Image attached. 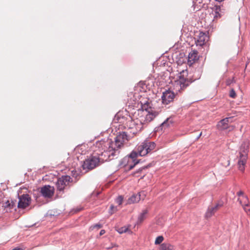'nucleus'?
Wrapping results in <instances>:
<instances>
[{
	"label": "nucleus",
	"instance_id": "obj_32",
	"mask_svg": "<svg viewBox=\"0 0 250 250\" xmlns=\"http://www.w3.org/2000/svg\"><path fill=\"white\" fill-rule=\"evenodd\" d=\"M102 227V225L101 224H95L94 225V226H92L91 228H92V229H94L95 228H97V229H100Z\"/></svg>",
	"mask_w": 250,
	"mask_h": 250
},
{
	"label": "nucleus",
	"instance_id": "obj_9",
	"mask_svg": "<svg viewBox=\"0 0 250 250\" xmlns=\"http://www.w3.org/2000/svg\"><path fill=\"white\" fill-rule=\"evenodd\" d=\"M130 137V136L127 135L125 132L119 133L115 137V142H113V144H112V146H115L116 149L119 150V148L123 145L124 143L129 139Z\"/></svg>",
	"mask_w": 250,
	"mask_h": 250
},
{
	"label": "nucleus",
	"instance_id": "obj_38",
	"mask_svg": "<svg viewBox=\"0 0 250 250\" xmlns=\"http://www.w3.org/2000/svg\"><path fill=\"white\" fill-rule=\"evenodd\" d=\"M72 173H73V175L74 176V175L75 174L74 173V171H72ZM75 172H76V171H75Z\"/></svg>",
	"mask_w": 250,
	"mask_h": 250
},
{
	"label": "nucleus",
	"instance_id": "obj_34",
	"mask_svg": "<svg viewBox=\"0 0 250 250\" xmlns=\"http://www.w3.org/2000/svg\"><path fill=\"white\" fill-rule=\"evenodd\" d=\"M128 230V229L127 228H122L120 229V231H119V232L120 233H122L123 232H125L127 231V230Z\"/></svg>",
	"mask_w": 250,
	"mask_h": 250
},
{
	"label": "nucleus",
	"instance_id": "obj_39",
	"mask_svg": "<svg viewBox=\"0 0 250 250\" xmlns=\"http://www.w3.org/2000/svg\"><path fill=\"white\" fill-rule=\"evenodd\" d=\"M201 134H202V133H201L200 134V135H199V136L198 138H199V137L201 135Z\"/></svg>",
	"mask_w": 250,
	"mask_h": 250
},
{
	"label": "nucleus",
	"instance_id": "obj_2",
	"mask_svg": "<svg viewBox=\"0 0 250 250\" xmlns=\"http://www.w3.org/2000/svg\"><path fill=\"white\" fill-rule=\"evenodd\" d=\"M157 115L156 113H146V117L140 116L139 118H137L129 123L128 129L129 133L132 135L137 134L140 132L143 128V125H145L152 121Z\"/></svg>",
	"mask_w": 250,
	"mask_h": 250
},
{
	"label": "nucleus",
	"instance_id": "obj_26",
	"mask_svg": "<svg viewBox=\"0 0 250 250\" xmlns=\"http://www.w3.org/2000/svg\"><path fill=\"white\" fill-rule=\"evenodd\" d=\"M118 210L117 207H115L113 205H111L110 207L109 210V213L110 214H112Z\"/></svg>",
	"mask_w": 250,
	"mask_h": 250
},
{
	"label": "nucleus",
	"instance_id": "obj_30",
	"mask_svg": "<svg viewBox=\"0 0 250 250\" xmlns=\"http://www.w3.org/2000/svg\"><path fill=\"white\" fill-rule=\"evenodd\" d=\"M229 96L232 98H235L236 97V94L235 90L233 89H231L230 90Z\"/></svg>",
	"mask_w": 250,
	"mask_h": 250
},
{
	"label": "nucleus",
	"instance_id": "obj_19",
	"mask_svg": "<svg viewBox=\"0 0 250 250\" xmlns=\"http://www.w3.org/2000/svg\"><path fill=\"white\" fill-rule=\"evenodd\" d=\"M192 82L188 79L185 78L183 76H180L179 79L177 81V84H179L181 89H183L188 86Z\"/></svg>",
	"mask_w": 250,
	"mask_h": 250
},
{
	"label": "nucleus",
	"instance_id": "obj_36",
	"mask_svg": "<svg viewBox=\"0 0 250 250\" xmlns=\"http://www.w3.org/2000/svg\"><path fill=\"white\" fill-rule=\"evenodd\" d=\"M105 231L104 229H102L100 231V235L101 236V235H103L105 233Z\"/></svg>",
	"mask_w": 250,
	"mask_h": 250
},
{
	"label": "nucleus",
	"instance_id": "obj_5",
	"mask_svg": "<svg viewBox=\"0 0 250 250\" xmlns=\"http://www.w3.org/2000/svg\"><path fill=\"white\" fill-rule=\"evenodd\" d=\"M137 153L132 151L128 155L126 156L120 162V166L122 167H126L128 170L133 169L134 167L139 163L136 160Z\"/></svg>",
	"mask_w": 250,
	"mask_h": 250
},
{
	"label": "nucleus",
	"instance_id": "obj_13",
	"mask_svg": "<svg viewBox=\"0 0 250 250\" xmlns=\"http://www.w3.org/2000/svg\"><path fill=\"white\" fill-rule=\"evenodd\" d=\"M213 21H217L218 19L225 15L226 11L222 6H215L214 10Z\"/></svg>",
	"mask_w": 250,
	"mask_h": 250
},
{
	"label": "nucleus",
	"instance_id": "obj_24",
	"mask_svg": "<svg viewBox=\"0 0 250 250\" xmlns=\"http://www.w3.org/2000/svg\"><path fill=\"white\" fill-rule=\"evenodd\" d=\"M238 201L243 207L249 205L248 198L246 195L243 196V197H242L241 199L238 198Z\"/></svg>",
	"mask_w": 250,
	"mask_h": 250
},
{
	"label": "nucleus",
	"instance_id": "obj_40",
	"mask_svg": "<svg viewBox=\"0 0 250 250\" xmlns=\"http://www.w3.org/2000/svg\"><path fill=\"white\" fill-rule=\"evenodd\" d=\"M140 113H139V114H141V115H142V114L141 113V111H140Z\"/></svg>",
	"mask_w": 250,
	"mask_h": 250
},
{
	"label": "nucleus",
	"instance_id": "obj_21",
	"mask_svg": "<svg viewBox=\"0 0 250 250\" xmlns=\"http://www.w3.org/2000/svg\"><path fill=\"white\" fill-rule=\"evenodd\" d=\"M140 194H133L131 197H130L128 200L127 203L129 204H131L135 203L138 202L141 200Z\"/></svg>",
	"mask_w": 250,
	"mask_h": 250
},
{
	"label": "nucleus",
	"instance_id": "obj_7",
	"mask_svg": "<svg viewBox=\"0 0 250 250\" xmlns=\"http://www.w3.org/2000/svg\"><path fill=\"white\" fill-rule=\"evenodd\" d=\"M132 120L131 116L127 115V114L123 115L122 113L119 112L114 116L113 122L114 123L118 124L119 126H122L123 128H127L129 123L131 122Z\"/></svg>",
	"mask_w": 250,
	"mask_h": 250
},
{
	"label": "nucleus",
	"instance_id": "obj_22",
	"mask_svg": "<svg viewBox=\"0 0 250 250\" xmlns=\"http://www.w3.org/2000/svg\"><path fill=\"white\" fill-rule=\"evenodd\" d=\"M147 212L148 211L147 209H144L142 210V212L139 214L138 217L137 221V224L138 225L141 224L145 220L146 218Z\"/></svg>",
	"mask_w": 250,
	"mask_h": 250
},
{
	"label": "nucleus",
	"instance_id": "obj_28",
	"mask_svg": "<svg viewBox=\"0 0 250 250\" xmlns=\"http://www.w3.org/2000/svg\"><path fill=\"white\" fill-rule=\"evenodd\" d=\"M123 197L122 195L119 196L115 200L116 203L118 204V205H122L123 201Z\"/></svg>",
	"mask_w": 250,
	"mask_h": 250
},
{
	"label": "nucleus",
	"instance_id": "obj_27",
	"mask_svg": "<svg viewBox=\"0 0 250 250\" xmlns=\"http://www.w3.org/2000/svg\"><path fill=\"white\" fill-rule=\"evenodd\" d=\"M164 240V237L163 236H158L155 241V244L158 245L160 244Z\"/></svg>",
	"mask_w": 250,
	"mask_h": 250
},
{
	"label": "nucleus",
	"instance_id": "obj_15",
	"mask_svg": "<svg viewBox=\"0 0 250 250\" xmlns=\"http://www.w3.org/2000/svg\"><path fill=\"white\" fill-rule=\"evenodd\" d=\"M195 42L197 46H202L208 40V36L203 32H200L197 38L195 39Z\"/></svg>",
	"mask_w": 250,
	"mask_h": 250
},
{
	"label": "nucleus",
	"instance_id": "obj_12",
	"mask_svg": "<svg viewBox=\"0 0 250 250\" xmlns=\"http://www.w3.org/2000/svg\"><path fill=\"white\" fill-rule=\"evenodd\" d=\"M31 199L30 196L27 194H23L19 196V201L18 207L19 208H25L29 205Z\"/></svg>",
	"mask_w": 250,
	"mask_h": 250
},
{
	"label": "nucleus",
	"instance_id": "obj_31",
	"mask_svg": "<svg viewBox=\"0 0 250 250\" xmlns=\"http://www.w3.org/2000/svg\"><path fill=\"white\" fill-rule=\"evenodd\" d=\"M243 209L249 215H250V207L249 205L243 207Z\"/></svg>",
	"mask_w": 250,
	"mask_h": 250
},
{
	"label": "nucleus",
	"instance_id": "obj_18",
	"mask_svg": "<svg viewBox=\"0 0 250 250\" xmlns=\"http://www.w3.org/2000/svg\"><path fill=\"white\" fill-rule=\"evenodd\" d=\"M223 206V203L221 202L216 204L214 207H209L206 213V217L209 218L211 217L219 208L222 207Z\"/></svg>",
	"mask_w": 250,
	"mask_h": 250
},
{
	"label": "nucleus",
	"instance_id": "obj_16",
	"mask_svg": "<svg viewBox=\"0 0 250 250\" xmlns=\"http://www.w3.org/2000/svg\"><path fill=\"white\" fill-rule=\"evenodd\" d=\"M232 117L225 118L220 121L217 125V127L219 130H224L229 128V124L232 122Z\"/></svg>",
	"mask_w": 250,
	"mask_h": 250
},
{
	"label": "nucleus",
	"instance_id": "obj_29",
	"mask_svg": "<svg viewBox=\"0 0 250 250\" xmlns=\"http://www.w3.org/2000/svg\"><path fill=\"white\" fill-rule=\"evenodd\" d=\"M235 83V81L234 80V77H233L232 79L229 78V79H227V80L226 81V84L228 86H229L231 84H232L233 83Z\"/></svg>",
	"mask_w": 250,
	"mask_h": 250
},
{
	"label": "nucleus",
	"instance_id": "obj_23",
	"mask_svg": "<svg viewBox=\"0 0 250 250\" xmlns=\"http://www.w3.org/2000/svg\"><path fill=\"white\" fill-rule=\"evenodd\" d=\"M160 250H175L174 246L168 243H164L160 245Z\"/></svg>",
	"mask_w": 250,
	"mask_h": 250
},
{
	"label": "nucleus",
	"instance_id": "obj_17",
	"mask_svg": "<svg viewBox=\"0 0 250 250\" xmlns=\"http://www.w3.org/2000/svg\"><path fill=\"white\" fill-rule=\"evenodd\" d=\"M199 59L198 52L196 50H192L188 54V63L189 65L195 63Z\"/></svg>",
	"mask_w": 250,
	"mask_h": 250
},
{
	"label": "nucleus",
	"instance_id": "obj_14",
	"mask_svg": "<svg viewBox=\"0 0 250 250\" xmlns=\"http://www.w3.org/2000/svg\"><path fill=\"white\" fill-rule=\"evenodd\" d=\"M41 193L45 198H51L54 193V188L49 185H46L41 189Z\"/></svg>",
	"mask_w": 250,
	"mask_h": 250
},
{
	"label": "nucleus",
	"instance_id": "obj_6",
	"mask_svg": "<svg viewBox=\"0 0 250 250\" xmlns=\"http://www.w3.org/2000/svg\"><path fill=\"white\" fill-rule=\"evenodd\" d=\"M96 151L97 150H94L93 154L83 161L82 165V167L83 169L91 170L101 165Z\"/></svg>",
	"mask_w": 250,
	"mask_h": 250
},
{
	"label": "nucleus",
	"instance_id": "obj_37",
	"mask_svg": "<svg viewBox=\"0 0 250 250\" xmlns=\"http://www.w3.org/2000/svg\"><path fill=\"white\" fill-rule=\"evenodd\" d=\"M12 250H22V249L21 248L17 247V248L13 249Z\"/></svg>",
	"mask_w": 250,
	"mask_h": 250
},
{
	"label": "nucleus",
	"instance_id": "obj_1",
	"mask_svg": "<svg viewBox=\"0 0 250 250\" xmlns=\"http://www.w3.org/2000/svg\"><path fill=\"white\" fill-rule=\"evenodd\" d=\"M112 144H113L110 139H107L106 141L102 140L96 142V147H97L99 150H96V153L101 164L118 157L120 150L113 146Z\"/></svg>",
	"mask_w": 250,
	"mask_h": 250
},
{
	"label": "nucleus",
	"instance_id": "obj_3",
	"mask_svg": "<svg viewBox=\"0 0 250 250\" xmlns=\"http://www.w3.org/2000/svg\"><path fill=\"white\" fill-rule=\"evenodd\" d=\"M250 143L248 140H246L243 142L240 145L238 150L239 158L238 161V166L239 169L244 172L245 170V166L248 159V155L249 151Z\"/></svg>",
	"mask_w": 250,
	"mask_h": 250
},
{
	"label": "nucleus",
	"instance_id": "obj_11",
	"mask_svg": "<svg viewBox=\"0 0 250 250\" xmlns=\"http://www.w3.org/2000/svg\"><path fill=\"white\" fill-rule=\"evenodd\" d=\"M175 96L174 93L170 89L166 90L165 92H163L162 96L163 104H169L173 101Z\"/></svg>",
	"mask_w": 250,
	"mask_h": 250
},
{
	"label": "nucleus",
	"instance_id": "obj_33",
	"mask_svg": "<svg viewBox=\"0 0 250 250\" xmlns=\"http://www.w3.org/2000/svg\"><path fill=\"white\" fill-rule=\"evenodd\" d=\"M147 166H144L142 167H140L136 172L135 173H140L141 172L143 169H145V168H147Z\"/></svg>",
	"mask_w": 250,
	"mask_h": 250
},
{
	"label": "nucleus",
	"instance_id": "obj_25",
	"mask_svg": "<svg viewBox=\"0 0 250 250\" xmlns=\"http://www.w3.org/2000/svg\"><path fill=\"white\" fill-rule=\"evenodd\" d=\"M14 206V203L13 202H10L9 201H7L4 204H3V207L6 208H9V209L13 208Z\"/></svg>",
	"mask_w": 250,
	"mask_h": 250
},
{
	"label": "nucleus",
	"instance_id": "obj_8",
	"mask_svg": "<svg viewBox=\"0 0 250 250\" xmlns=\"http://www.w3.org/2000/svg\"><path fill=\"white\" fill-rule=\"evenodd\" d=\"M73 182L72 179L68 175H63L58 179L56 183L57 190L59 191H63L67 186H70V183Z\"/></svg>",
	"mask_w": 250,
	"mask_h": 250
},
{
	"label": "nucleus",
	"instance_id": "obj_10",
	"mask_svg": "<svg viewBox=\"0 0 250 250\" xmlns=\"http://www.w3.org/2000/svg\"><path fill=\"white\" fill-rule=\"evenodd\" d=\"M141 104L142 110H141V113L142 114L140 116L146 117V113H156L157 115L156 117L159 114V112L152 109L150 106V103L149 102L148 99H146L143 101L140 102Z\"/></svg>",
	"mask_w": 250,
	"mask_h": 250
},
{
	"label": "nucleus",
	"instance_id": "obj_20",
	"mask_svg": "<svg viewBox=\"0 0 250 250\" xmlns=\"http://www.w3.org/2000/svg\"><path fill=\"white\" fill-rule=\"evenodd\" d=\"M174 123L173 117L171 116L167 118L163 123L161 124L160 127L161 129H165L166 128L170 127Z\"/></svg>",
	"mask_w": 250,
	"mask_h": 250
},
{
	"label": "nucleus",
	"instance_id": "obj_4",
	"mask_svg": "<svg viewBox=\"0 0 250 250\" xmlns=\"http://www.w3.org/2000/svg\"><path fill=\"white\" fill-rule=\"evenodd\" d=\"M155 147L156 144L154 142L146 140L140 145L137 146L133 151H135L137 153V157L138 156H144L150 153Z\"/></svg>",
	"mask_w": 250,
	"mask_h": 250
},
{
	"label": "nucleus",
	"instance_id": "obj_35",
	"mask_svg": "<svg viewBox=\"0 0 250 250\" xmlns=\"http://www.w3.org/2000/svg\"><path fill=\"white\" fill-rule=\"evenodd\" d=\"M237 195L239 197L242 196V198L243 197V196H245L244 195V192L242 190H240L237 193Z\"/></svg>",
	"mask_w": 250,
	"mask_h": 250
}]
</instances>
